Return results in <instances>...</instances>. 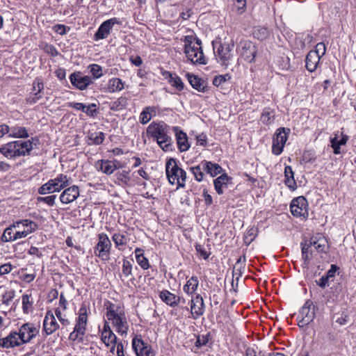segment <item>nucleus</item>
Segmentation results:
<instances>
[{"instance_id":"a18cd8bd","label":"nucleus","mask_w":356,"mask_h":356,"mask_svg":"<svg viewBox=\"0 0 356 356\" xmlns=\"http://www.w3.org/2000/svg\"><path fill=\"white\" fill-rule=\"evenodd\" d=\"M22 298V309L25 314H28L33 307V299L31 294H24Z\"/></svg>"},{"instance_id":"2eb2a0df","label":"nucleus","mask_w":356,"mask_h":356,"mask_svg":"<svg viewBox=\"0 0 356 356\" xmlns=\"http://www.w3.org/2000/svg\"><path fill=\"white\" fill-rule=\"evenodd\" d=\"M184 53L189 60L194 64H206L202 47L193 45L190 49H184Z\"/></svg>"},{"instance_id":"338daca9","label":"nucleus","mask_w":356,"mask_h":356,"mask_svg":"<svg viewBox=\"0 0 356 356\" xmlns=\"http://www.w3.org/2000/svg\"><path fill=\"white\" fill-rule=\"evenodd\" d=\"M195 250L197 252V253L200 254V256H201L204 259H207L209 258V257L210 255V252H208L205 250V248H204L203 245H200V244H197L195 245Z\"/></svg>"},{"instance_id":"393cba45","label":"nucleus","mask_w":356,"mask_h":356,"mask_svg":"<svg viewBox=\"0 0 356 356\" xmlns=\"http://www.w3.org/2000/svg\"><path fill=\"white\" fill-rule=\"evenodd\" d=\"M321 57L314 52L309 51L305 59V66L308 71L313 72L316 69L320 63Z\"/></svg>"},{"instance_id":"f3484780","label":"nucleus","mask_w":356,"mask_h":356,"mask_svg":"<svg viewBox=\"0 0 356 356\" xmlns=\"http://www.w3.org/2000/svg\"><path fill=\"white\" fill-rule=\"evenodd\" d=\"M79 196V188L74 185L66 187L60 195V200L63 204H70L77 199Z\"/></svg>"},{"instance_id":"e433bc0d","label":"nucleus","mask_w":356,"mask_h":356,"mask_svg":"<svg viewBox=\"0 0 356 356\" xmlns=\"http://www.w3.org/2000/svg\"><path fill=\"white\" fill-rule=\"evenodd\" d=\"M124 88V83L119 78H113L108 81V89L110 92L121 91Z\"/></svg>"},{"instance_id":"a19ab883","label":"nucleus","mask_w":356,"mask_h":356,"mask_svg":"<svg viewBox=\"0 0 356 356\" xmlns=\"http://www.w3.org/2000/svg\"><path fill=\"white\" fill-rule=\"evenodd\" d=\"M199 281L197 277H191L184 286V291L187 293H193L195 292L198 286Z\"/></svg>"},{"instance_id":"7c9ffc66","label":"nucleus","mask_w":356,"mask_h":356,"mask_svg":"<svg viewBox=\"0 0 356 356\" xmlns=\"http://www.w3.org/2000/svg\"><path fill=\"white\" fill-rule=\"evenodd\" d=\"M285 184L291 190H295L297 188L296 182L294 179V174L292 168L287 165L284 168Z\"/></svg>"},{"instance_id":"5701e85b","label":"nucleus","mask_w":356,"mask_h":356,"mask_svg":"<svg viewBox=\"0 0 356 356\" xmlns=\"http://www.w3.org/2000/svg\"><path fill=\"white\" fill-rule=\"evenodd\" d=\"M187 77L189 83L194 89L202 92L207 91L208 86L206 81L196 75L191 74H187Z\"/></svg>"},{"instance_id":"79ce46f5","label":"nucleus","mask_w":356,"mask_h":356,"mask_svg":"<svg viewBox=\"0 0 356 356\" xmlns=\"http://www.w3.org/2000/svg\"><path fill=\"white\" fill-rule=\"evenodd\" d=\"M135 253L137 263L144 270L147 269L149 267V261L148 259L144 257L143 250L140 248H136Z\"/></svg>"},{"instance_id":"052dcab7","label":"nucleus","mask_w":356,"mask_h":356,"mask_svg":"<svg viewBox=\"0 0 356 356\" xmlns=\"http://www.w3.org/2000/svg\"><path fill=\"white\" fill-rule=\"evenodd\" d=\"M56 199V195H52L47 197H38V201L40 202H44L49 206L52 207L55 204V200Z\"/></svg>"},{"instance_id":"3c124183","label":"nucleus","mask_w":356,"mask_h":356,"mask_svg":"<svg viewBox=\"0 0 356 356\" xmlns=\"http://www.w3.org/2000/svg\"><path fill=\"white\" fill-rule=\"evenodd\" d=\"M90 72L93 76V79L100 78L102 76V68L97 64H91L88 67Z\"/></svg>"},{"instance_id":"ea45409f","label":"nucleus","mask_w":356,"mask_h":356,"mask_svg":"<svg viewBox=\"0 0 356 356\" xmlns=\"http://www.w3.org/2000/svg\"><path fill=\"white\" fill-rule=\"evenodd\" d=\"M252 33L257 40H264L269 36L270 31L266 27L257 26L254 28Z\"/></svg>"},{"instance_id":"9d476101","label":"nucleus","mask_w":356,"mask_h":356,"mask_svg":"<svg viewBox=\"0 0 356 356\" xmlns=\"http://www.w3.org/2000/svg\"><path fill=\"white\" fill-rule=\"evenodd\" d=\"M120 21L117 17H113L104 21L98 28L94 35V40L97 41L106 38L111 33V31L114 25L120 24Z\"/></svg>"},{"instance_id":"37998d69","label":"nucleus","mask_w":356,"mask_h":356,"mask_svg":"<svg viewBox=\"0 0 356 356\" xmlns=\"http://www.w3.org/2000/svg\"><path fill=\"white\" fill-rule=\"evenodd\" d=\"M117 337L113 331L102 332V341L106 346H109L111 343H116Z\"/></svg>"},{"instance_id":"58836bf2","label":"nucleus","mask_w":356,"mask_h":356,"mask_svg":"<svg viewBox=\"0 0 356 356\" xmlns=\"http://www.w3.org/2000/svg\"><path fill=\"white\" fill-rule=\"evenodd\" d=\"M312 243H301L302 246V257L304 260V264H307L309 261H310L312 258Z\"/></svg>"},{"instance_id":"4c0bfd02","label":"nucleus","mask_w":356,"mask_h":356,"mask_svg":"<svg viewBox=\"0 0 356 356\" xmlns=\"http://www.w3.org/2000/svg\"><path fill=\"white\" fill-rule=\"evenodd\" d=\"M86 330L81 327L75 326L74 330L70 334L69 340L78 342H83V336L86 334Z\"/></svg>"},{"instance_id":"4d7b16f0","label":"nucleus","mask_w":356,"mask_h":356,"mask_svg":"<svg viewBox=\"0 0 356 356\" xmlns=\"http://www.w3.org/2000/svg\"><path fill=\"white\" fill-rule=\"evenodd\" d=\"M147 346V343H145L140 338H138L137 337H134L132 340V347L136 355L139 353L140 348Z\"/></svg>"},{"instance_id":"a878e982","label":"nucleus","mask_w":356,"mask_h":356,"mask_svg":"<svg viewBox=\"0 0 356 356\" xmlns=\"http://www.w3.org/2000/svg\"><path fill=\"white\" fill-rule=\"evenodd\" d=\"M159 297L162 301L170 307L176 306L180 300L179 296H177L176 295L170 293L168 290H163L161 291Z\"/></svg>"},{"instance_id":"cd10ccee","label":"nucleus","mask_w":356,"mask_h":356,"mask_svg":"<svg viewBox=\"0 0 356 356\" xmlns=\"http://www.w3.org/2000/svg\"><path fill=\"white\" fill-rule=\"evenodd\" d=\"M88 311L85 304H83L79 309V317L76 318L75 326L86 330L88 322Z\"/></svg>"},{"instance_id":"9b49d317","label":"nucleus","mask_w":356,"mask_h":356,"mask_svg":"<svg viewBox=\"0 0 356 356\" xmlns=\"http://www.w3.org/2000/svg\"><path fill=\"white\" fill-rule=\"evenodd\" d=\"M71 83L76 88L83 90L93 83L92 78L83 75L81 72H74L70 74Z\"/></svg>"},{"instance_id":"4468645a","label":"nucleus","mask_w":356,"mask_h":356,"mask_svg":"<svg viewBox=\"0 0 356 356\" xmlns=\"http://www.w3.org/2000/svg\"><path fill=\"white\" fill-rule=\"evenodd\" d=\"M59 328V325L57 323L56 318L51 311H48L46 313L42 325V332L46 335H50L53 334Z\"/></svg>"},{"instance_id":"aec40b11","label":"nucleus","mask_w":356,"mask_h":356,"mask_svg":"<svg viewBox=\"0 0 356 356\" xmlns=\"http://www.w3.org/2000/svg\"><path fill=\"white\" fill-rule=\"evenodd\" d=\"M18 143L15 141L9 142L0 147V153L8 159L18 157L21 153L17 149Z\"/></svg>"},{"instance_id":"2f4dec72","label":"nucleus","mask_w":356,"mask_h":356,"mask_svg":"<svg viewBox=\"0 0 356 356\" xmlns=\"http://www.w3.org/2000/svg\"><path fill=\"white\" fill-rule=\"evenodd\" d=\"M105 307L106 309V317L107 318H110L111 317H115L117 314L124 312V308L120 305H115L110 301H108L105 303Z\"/></svg>"},{"instance_id":"423d86ee","label":"nucleus","mask_w":356,"mask_h":356,"mask_svg":"<svg viewBox=\"0 0 356 356\" xmlns=\"http://www.w3.org/2000/svg\"><path fill=\"white\" fill-rule=\"evenodd\" d=\"M238 51L240 56L247 62L252 63L257 54V47L248 40H241L238 44Z\"/></svg>"},{"instance_id":"bb28decb","label":"nucleus","mask_w":356,"mask_h":356,"mask_svg":"<svg viewBox=\"0 0 356 356\" xmlns=\"http://www.w3.org/2000/svg\"><path fill=\"white\" fill-rule=\"evenodd\" d=\"M33 138L31 140H28L26 141L22 140H15L16 143H18V146L17 147L19 152L22 154L18 155V157L24 156L26 155H29L31 151L33 149Z\"/></svg>"},{"instance_id":"6ab92c4d","label":"nucleus","mask_w":356,"mask_h":356,"mask_svg":"<svg viewBox=\"0 0 356 356\" xmlns=\"http://www.w3.org/2000/svg\"><path fill=\"white\" fill-rule=\"evenodd\" d=\"M56 192H60L71 184L72 180L66 175L59 174L54 179H49Z\"/></svg>"},{"instance_id":"13d9d810","label":"nucleus","mask_w":356,"mask_h":356,"mask_svg":"<svg viewBox=\"0 0 356 356\" xmlns=\"http://www.w3.org/2000/svg\"><path fill=\"white\" fill-rule=\"evenodd\" d=\"M129 175V172L126 170L118 172L116 174L117 179L118 180L119 182H121L122 184L127 185L130 180Z\"/></svg>"},{"instance_id":"a211bd4d","label":"nucleus","mask_w":356,"mask_h":356,"mask_svg":"<svg viewBox=\"0 0 356 356\" xmlns=\"http://www.w3.org/2000/svg\"><path fill=\"white\" fill-rule=\"evenodd\" d=\"M191 309V314L195 319L203 315L204 312V303L203 298L200 295L197 294L192 298Z\"/></svg>"},{"instance_id":"e2e57ef3","label":"nucleus","mask_w":356,"mask_h":356,"mask_svg":"<svg viewBox=\"0 0 356 356\" xmlns=\"http://www.w3.org/2000/svg\"><path fill=\"white\" fill-rule=\"evenodd\" d=\"M55 315L63 325L67 326L70 324V321L65 318V315H63L59 308L55 309Z\"/></svg>"},{"instance_id":"f8f14e48","label":"nucleus","mask_w":356,"mask_h":356,"mask_svg":"<svg viewBox=\"0 0 356 356\" xmlns=\"http://www.w3.org/2000/svg\"><path fill=\"white\" fill-rule=\"evenodd\" d=\"M20 339L17 331H11L8 336L0 338V347L9 349L21 346L23 344Z\"/></svg>"},{"instance_id":"20e7f679","label":"nucleus","mask_w":356,"mask_h":356,"mask_svg":"<svg viewBox=\"0 0 356 356\" xmlns=\"http://www.w3.org/2000/svg\"><path fill=\"white\" fill-rule=\"evenodd\" d=\"M234 47V43L232 40L229 41H224L220 43L217 48L216 53L218 56L220 65L227 68L234 59L232 51Z\"/></svg>"},{"instance_id":"412c9836","label":"nucleus","mask_w":356,"mask_h":356,"mask_svg":"<svg viewBox=\"0 0 356 356\" xmlns=\"http://www.w3.org/2000/svg\"><path fill=\"white\" fill-rule=\"evenodd\" d=\"M13 227L18 229H22L26 233V236L38 229V225L29 219L21 220L13 223Z\"/></svg>"},{"instance_id":"c03bdc74","label":"nucleus","mask_w":356,"mask_h":356,"mask_svg":"<svg viewBox=\"0 0 356 356\" xmlns=\"http://www.w3.org/2000/svg\"><path fill=\"white\" fill-rule=\"evenodd\" d=\"M127 105V99L125 97H120L115 102H112L110 108L114 111H121Z\"/></svg>"},{"instance_id":"774afa93","label":"nucleus","mask_w":356,"mask_h":356,"mask_svg":"<svg viewBox=\"0 0 356 356\" xmlns=\"http://www.w3.org/2000/svg\"><path fill=\"white\" fill-rule=\"evenodd\" d=\"M137 356H154L153 351L149 346L140 348L139 353Z\"/></svg>"},{"instance_id":"c9c22d12","label":"nucleus","mask_w":356,"mask_h":356,"mask_svg":"<svg viewBox=\"0 0 356 356\" xmlns=\"http://www.w3.org/2000/svg\"><path fill=\"white\" fill-rule=\"evenodd\" d=\"M152 113H156V108L154 107H145L140 115L139 119L140 123L145 124L149 122L152 118Z\"/></svg>"},{"instance_id":"69168bd1","label":"nucleus","mask_w":356,"mask_h":356,"mask_svg":"<svg viewBox=\"0 0 356 356\" xmlns=\"http://www.w3.org/2000/svg\"><path fill=\"white\" fill-rule=\"evenodd\" d=\"M195 40V35H188L184 36L183 41L185 42L184 49H190L193 47V42Z\"/></svg>"},{"instance_id":"7ed1b4c3","label":"nucleus","mask_w":356,"mask_h":356,"mask_svg":"<svg viewBox=\"0 0 356 356\" xmlns=\"http://www.w3.org/2000/svg\"><path fill=\"white\" fill-rule=\"evenodd\" d=\"M317 307L311 300H307L300 308L298 316V325L300 327L307 326L312 323L316 317Z\"/></svg>"},{"instance_id":"b1692460","label":"nucleus","mask_w":356,"mask_h":356,"mask_svg":"<svg viewBox=\"0 0 356 356\" xmlns=\"http://www.w3.org/2000/svg\"><path fill=\"white\" fill-rule=\"evenodd\" d=\"M120 167V163L118 161L102 160L99 169L106 175H111Z\"/></svg>"},{"instance_id":"6e6d98bb","label":"nucleus","mask_w":356,"mask_h":356,"mask_svg":"<svg viewBox=\"0 0 356 356\" xmlns=\"http://www.w3.org/2000/svg\"><path fill=\"white\" fill-rule=\"evenodd\" d=\"M168 82L171 84L172 86L176 88L179 91H181L184 89V83L181 79L174 74L172 76V79H170Z\"/></svg>"},{"instance_id":"49530a36","label":"nucleus","mask_w":356,"mask_h":356,"mask_svg":"<svg viewBox=\"0 0 356 356\" xmlns=\"http://www.w3.org/2000/svg\"><path fill=\"white\" fill-rule=\"evenodd\" d=\"M89 140H90L95 145L102 144L105 138L104 134L102 131L90 133L88 136Z\"/></svg>"},{"instance_id":"603ef678","label":"nucleus","mask_w":356,"mask_h":356,"mask_svg":"<svg viewBox=\"0 0 356 356\" xmlns=\"http://www.w3.org/2000/svg\"><path fill=\"white\" fill-rule=\"evenodd\" d=\"M13 228H15L13 225H10L9 227L6 228L3 234L1 236V240L3 242H10V241H14V237H15V233L13 232Z\"/></svg>"},{"instance_id":"4be33fe9","label":"nucleus","mask_w":356,"mask_h":356,"mask_svg":"<svg viewBox=\"0 0 356 356\" xmlns=\"http://www.w3.org/2000/svg\"><path fill=\"white\" fill-rule=\"evenodd\" d=\"M173 129L175 131L177 147L179 151H187L190 147V145L188 142V136L186 134L181 130H179L177 127H173Z\"/></svg>"},{"instance_id":"dca6fc26","label":"nucleus","mask_w":356,"mask_h":356,"mask_svg":"<svg viewBox=\"0 0 356 356\" xmlns=\"http://www.w3.org/2000/svg\"><path fill=\"white\" fill-rule=\"evenodd\" d=\"M67 106L70 108L81 111L91 118H95L99 113L97 106L94 103L85 105L83 103L79 102H69L67 103Z\"/></svg>"},{"instance_id":"6e6552de","label":"nucleus","mask_w":356,"mask_h":356,"mask_svg":"<svg viewBox=\"0 0 356 356\" xmlns=\"http://www.w3.org/2000/svg\"><path fill=\"white\" fill-rule=\"evenodd\" d=\"M290 209L291 213L296 217L307 218L308 216L307 201L302 196L294 198L291 201Z\"/></svg>"},{"instance_id":"f03ea898","label":"nucleus","mask_w":356,"mask_h":356,"mask_svg":"<svg viewBox=\"0 0 356 356\" xmlns=\"http://www.w3.org/2000/svg\"><path fill=\"white\" fill-rule=\"evenodd\" d=\"M165 172L168 180L171 184L176 183L178 187L184 188L186 172L178 166L176 159L170 158L167 160Z\"/></svg>"},{"instance_id":"0eeeda50","label":"nucleus","mask_w":356,"mask_h":356,"mask_svg":"<svg viewBox=\"0 0 356 356\" xmlns=\"http://www.w3.org/2000/svg\"><path fill=\"white\" fill-rule=\"evenodd\" d=\"M290 129L284 127L279 128L273 140L272 152L275 155H280L287 140V135L289 134Z\"/></svg>"},{"instance_id":"0e129e2a","label":"nucleus","mask_w":356,"mask_h":356,"mask_svg":"<svg viewBox=\"0 0 356 356\" xmlns=\"http://www.w3.org/2000/svg\"><path fill=\"white\" fill-rule=\"evenodd\" d=\"M132 265L130 261L127 259L123 261L122 273L124 276L128 277L131 274Z\"/></svg>"},{"instance_id":"f704fd0d","label":"nucleus","mask_w":356,"mask_h":356,"mask_svg":"<svg viewBox=\"0 0 356 356\" xmlns=\"http://www.w3.org/2000/svg\"><path fill=\"white\" fill-rule=\"evenodd\" d=\"M275 112L270 108H265L261 113L260 120L265 124H270L275 120Z\"/></svg>"},{"instance_id":"bf43d9fd","label":"nucleus","mask_w":356,"mask_h":356,"mask_svg":"<svg viewBox=\"0 0 356 356\" xmlns=\"http://www.w3.org/2000/svg\"><path fill=\"white\" fill-rule=\"evenodd\" d=\"M15 296V292L13 290L7 291L2 296V302L8 305Z\"/></svg>"},{"instance_id":"de8ad7c7","label":"nucleus","mask_w":356,"mask_h":356,"mask_svg":"<svg viewBox=\"0 0 356 356\" xmlns=\"http://www.w3.org/2000/svg\"><path fill=\"white\" fill-rule=\"evenodd\" d=\"M312 246H314L318 252H325L327 248V241L324 238H320L316 241H312Z\"/></svg>"},{"instance_id":"72a5a7b5","label":"nucleus","mask_w":356,"mask_h":356,"mask_svg":"<svg viewBox=\"0 0 356 356\" xmlns=\"http://www.w3.org/2000/svg\"><path fill=\"white\" fill-rule=\"evenodd\" d=\"M231 179L227 174H222L216 179H214V187L218 194L221 195L223 193L222 186H227L229 181Z\"/></svg>"},{"instance_id":"1a4fd4ad","label":"nucleus","mask_w":356,"mask_h":356,"mask_svg":"<svg viewBox=\"0 0 356 356\" xmlns=\"http://www.w3.org/2000/svg\"><path fill=\"white\" fill-rule=\"evenodd\" d=\"M21 342L22 344L29 343L36 334L39 332V329L37 328L33 323H26L20 326L17 331Z\"/></svg>"},{"instance_id":"680f3d73","label":"nucleus","mask_w":356,"mask_h":356,"mask_svg":"<svg viewBox=\"0 0 356 356\" xmlns=\"http://www.w3.org/2000/svg\"><path fill=\"white\" fill-rule=\"evenodd\" d=\"M311 51L317 54V56L321 58L326 52L325 44L323 42H319L316 45L315 49L311 50Z\"/></svg>"},{"instance_id":"864d4df0","label":"nucleus","mask_w":356,"mask_h":356,"mask_svg":"<svg viewBox=\"0 0 356 356\" xmlns=\"http://www.w3.org/2000/svg\"><path fill=\"white\" fill-rule=\"evenodd\" d=\"M38 193L41 195H46L56 193V191L49 180L47 183L44 184L38 188Z\"/></svg>"},{"instance_id":"8fccbe9b","label":"nucleus","mask_w":356,"mask_h":356,"mask_svg":"<svg viewBox=\"0 0 356 356\" xmlns=\"http://www.w3.org/2000/svg\"><path fill=\"white\" fill-rule=\"evenodd\" d=\"M190 170L193 174L195 179L197 181H201L203 180L204 173H203L202 170H203V168L202 165V162L198 165L191 167L190 168Z\"/></svg>"},{"instance_id":"39448f33","label":"nucleus","mask_w":356,"mask_h":356,"mask_svg":"<svg viewBox=\"0 0 356 356\" xmlns=\"http://www.w3.org/2000/svg\"><path fill=\"white\" fill-rule=\"evenodd\" d=\"M111 242L108 236L104 233L98 234V242L95 248V254L103 261L110 259Z\"/></svg>"},{"instance_id":"f257e3e1","label":"nucleus","mask_w":356,"mask_h":356,"mask_svg":"<svg viewBox=\"0 0 356 356\" xmlns=\"http://www.w3.org/2000/svg\"><path fill=\"white\" fill-rule=\"evenodd\" d=\"M169 129V126L163 122H152L147 129V134L157 142L159 146L164 152L173 150V145L172 138L170 136Z\"/></svg>"},{"instance_id":"ddd939ff","label":"nucleus","mask_w":356,"mask_h":356,"mask_svg":"<svg viewBox=\"0 0 356 356\" xmlns=\"http://www.w3.org/2000/svg\"><path fill=\"white\" fill-rule=\"evenodd\" d=\"M111 321L113 325L116 327V331L121 335H127L129 329V325L127 320L124 311L117 314L115 317L108 319Z\"/></svg>"},{"instance_id":"5fc2aeb1","label":"nucleus","mask_w":356,"mask_h":356,"mask_svg":"<svg viewBox=\"0 0 356 356\" xmlns=\"http://www.w3.org/2000/svg\"><path fill=\"white\" fill-rule=\"evenodd\" d=\"M232 76L229 74L216 76L213 79V84L217 87L231 79Z\"/></svg>"},{"instance_id":"c85d7f7f","label":"nucleus","mask_w":356,"mask_h":356,"mask_svg":"<svg viewBox=\"0 0 356 356\" xmlns=\"http://www.w3.org/2000/svg\"><path fill=\"white\" fill-rule=\"evenodd\" d=\"M203 170L212 177H215L220 174L222 170L221 166L218 163H213L211 161H202Z\"/></svg>"},{"instance_id":"473e14b6","label":"nucleus","mask_w":356,"mask_h":356,"mask_svg":"<svg viewBox=\"0 0 356 356\" xmlns=\"http://www.w3.org/2000/svg\"><path fill=\"white\" fill-rule=\"evenodd\" d=\"M10 131L8 136L15 138H27L29 135L26 129L24 127L15 126L10 127Z\"/></svg>"},{"instance_id":"09e8293b","label":"nucleus","mask_w":356,"mask_h":356,"mask_svg":"<svg viewBox=\"0 0 356 356\" xmlns=\"http://www.w3.org/2000/svg\"><path fill=\"white\" fill-rule=\"evenodd\" d=\"M112 239L115 246L119 249L120 246L126 245L127 242L126 236L120 233H115L112 236Z\"/></svg>"},{"instance_id":"c756f323","label":"nucleus","mask_w":356,"mask_h":356,"mask_svg":"<svg viewBox=\"0 0 356 356\" xmlns=\"http://www.w3.org/2000/svg\"><path fill=\"white\" fill-rule=\"evenodd\" d=\"M338 270V267L336 265H332L331 268L327 272L326 275L322 276L318 282H317V284L321 287L325 288L330 280L333 279L335 276L336 272Z\"/></svg>"}]
</instances>
